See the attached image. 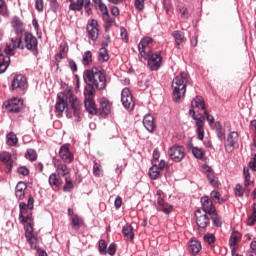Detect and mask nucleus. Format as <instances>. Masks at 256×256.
<instances>
[{
    "label": "nucleus",
    "mask_w": 256,
    "mask_h": 256,
    "mask_svg": "<svg viewBox=\"0 0 256 256\" xmlns=\"http://www.w3.org/2000/svg\"><path fill=\"white\" fill-rule=\"evenodd\" d=\"M98 61L100 63H107L109 61V52L107 51V48L102 47L98 51Z\"/></svg>",
    "instance_id": "obj_31"
},
{
    "label": "nucleus",
    "mask_w": 256,
    "mask_h": 256,
    "mask_svg": "<svg viewBox=\"0 0 256 256\" xmlns=\"http://www.w3.org/2000/svg\"><path fill=\"white\" fill-rule=\"evenodd\" d=\"M12 27L16 35H23V32L25 31V26L23 25V21H21L19 17L15 16L12 19Z\"/></svg>",
    "instance_id": "obj_24"
},
{
    "label": "nucleus",
    "mask_w": 256,
    "mask_h": 256,
    "mask_svg": "<svg viewBox=\"0 0 256 256\" xmlns=\"http://www.w3.org/2000/svg\"><path fill=\"white\" fill-rule=\"evenodd\" d=\"M70 5H69V10L70 11H78L81 13L83 9H85L86 13L88 15H91L93 13L92 8H91V0H68Z\"/></svg>",
    "instance_id": "obj_5"
},
{
    "label": "nucleus",
    "mask_w": 256,
    "mask_h": 256,
    "mask_svg": "<svg viewBox=\"0 0 256 256\" xmlns=\"http://www.w3.org/2000/svg\"><path fill=\"white\" fill-rule=\"evenodd\" d=\"M205 117H196V119H194V121H196V127L197 129H203V127H205Z\"/></svg>",
    "instance_id": "obj_57"
},
{
    "label": "nucleus",
    "mask_w": 256,
    "mask_h": 256,
    "mask_svg": "<svg viewBox=\"0 0 256 256\" xmlns=\"http://www.w3.org/2000/svg\"><path fill=\"white\" fill-rule=\"evenodd\" d=\"M0 161L6 166L7 173L13 171V159L11 158V153L7 151L0 153Z\"/></svg>",
    "instance_id": "obj_20"
},
{
    "label": "nucleus",
    "mask_w": 256,
    "mask_h": 256,
    "mask_svg": "<svg viewBox=\"0 0 256 256\" xmlns=\"http://www.w3.org/2000/svg\"><path fill=\"white\" fill-rule=\"evenodd\" d=\"M10 89L12 91L17 89L25 91L27 89V78L23 74H16L11 81Z\"/></svg>",
    "instance_id": "obj_9"
},
{
    "label": "nucleus",
    "mask_w": 256,
    "mask_h": 256,
    "mask_svg": "<svg viewBox=\"0 0 256 256\" xmlns=\"http://www.w3.org/2000/svg\"><path fill=\"white\" fill-rule=\"evenodd\" d=\"M239 141V133L232 131L228 134L226 143L224 144L225 150L227 153H232Z\"/></svg>",
    "instance_id": "obj_14"
},
{
    "label": "nucleus",
    "mask_w": 256,
    "mask_h": 256,
    "mask_svg": "<svg viewBox=\"0 0 256 256\" xmlns=\"http://www.w3.org/2000/svg\"><path fill=\"white\" fill-rule=\"evenodd\" d=\"M134 5H135V9H137L138 11H143V9H145L144 0H135Z\"/></svg>",
    "instance_id": "obj_56"
},
{
    "label": "nucleus",
    "mask_w": 256,
    "mask_h": 256,
    "mask_svg": "<svg viewBox=\"0 0 256 256\" xmlns=\"http://www.w3.org/2000/svg\"><path fill=\"white\" fill-rule=\"evenodd\" d=\"M191 107L192 109H201L203 111L205 109V101L201 96H196L192 101H191Z\"/></svg>",
    "instance_id": "obj_30"
},
{
    "label": "nucleus",
    "mask_w": 256,
    "mask_h": 256,
    "mask_svg": "<svg viewBox=\"0 0 256 256\" xmlns=\"http://www.w3.org/2000/svg\"><path fill=\"white\" fill-rule=\"evenodd\" d=\"M196 217V224L200 229H205L207 225H209V217L207 216V213H201L200 209H197L195 212Z\"/></svg>",
    "instance_id": "obj_18"
},
{
    "label": "nucleus",
    "mask_w": 256,
    "mask_h": 256,
    "mask_svg": "<svg viewBox=\"0 0 256 256\" xmlns=\"http://www.w3.org/2000/svg\"><path fill=\"white\" fill-rule=\"evenodd\" d=\"M121 102L124 109L128 111L133 110L135 107V101H133V95L131 94V90L129 88H124L121 92Z\"/></svg>",
    "instance_id": "obj_8"
},
{
    "label": "nucleus",
    "mask_w": 256,
    "mask_h": 256,
    "mask_svg": "<svg viewBox=\"0 0 256 256\" xmlns=\"http://www.w3.org/2000/svg\"><path fill=\"white\" fill-rule=\"evenodd\" d=\"M25 47L28 51H32L34 57L39 55V49L37 48L39 43L37 37H35L31 32H25L24 34Z\"/></svg>",
    "instance_id": "obj_6"
},
{
    "label": "nucleus",
    "mask_w": 256,
    "mask_h": 256,
    "mask_svg": "<svg viewBox=\"0 0 256 256\" xmlns=\"http://www.w3.org/2000/svg\"><path fill=\"white\" fill-rule=\"evenodd\" d=\"M58 101L55 104L56 113H63V111H67L69 109V104L67 103L69 96H67V92H60L57 94Z\"/></svg>",
    "instance_id": "obj_12"
},
{
    "label": "nucleus",
    "mask_w": 256,
    "mask_h": 256,
    "mask_svg": "<svg viewBox=\"0 0 256 256\" xmlns=\"http://www.w3.org/2000/svg\"><path fill=\"white\" fill-rule=\"evenodd\" d=\"M25 158L28 161H37V152L33 149H28L25 153Z\"/></svg>",
    "instance_id": "obj_45"
},
{
    "label": "nucleus",
    "mask_w": 256,
    "mask_h": 256,
    "mask_svg": "<svg viewBox=\"0 0 256 256\" xmlns=\"http://www.w3.org/2000/svg\"><path fill=\"white\" fill-rule=\"evenodd\" d=\"M178 11L181 14L182 19H189L191 17V12H189V9L185 6L178 9Z\"/></svg>",
    "instance_id": "obj_48"
},
{
    "label": "nucleus",
    "mask_w": 256,
    "mask_h": 256,
    "mask_svg": "<svg viewBox=\"0 0 256 256\" xmlns=\"http://www.w3.org/2000/svg\"><path fill=\"white\" fill-rule=\"evenodd\" d=\"M19 209H20L19 216L23 217V215H25V213H27V210L29 209V207L27 206V203L20 202Z\"/></svg>",
    "instance_id": "obj_52"
},
{
    "label": "nucleus",
    "mask_w": 256,
    "mask_h": 256,
    "mask_svg": "<svg viewBox=\"0 0 256 256\" xmlns=\"http://www.w3.org/2000/svg\"><path fill=\"white\" fill-rule=\"evenodd\" d=\"M189 81V74L181 72L172 80V100L174 103H181V99L187 93V82Z\"/></svg>",
    "instance_id": "obj_2"
},
{
    "label": "nucleus",
    "mask_w": 256,
    "mask_h": 256,
    "mask_svg": "<svg viewBox=\"0 0 256 256\" xmlns=\"http://www.w3.org/2000/svg\"><path fill=\"white\" fill-rule=\"evenodd\" d=\"M249 167L252 171H256V154L253 155V161L249 162Z\"/></svg>",
    "instance_id": "obj_64"
},
{
    "label": "nucleus",
    "mask_w": 256,
    "mask_h": 256,
    "mask_svg": "<svg viewBox=\"0 0 256 256\" xmlns=\"http://www.w3.org/2000/svg\"><path fill=\"white\" fill-rule=\"evenodd\" d=\"M20 223H33V216L31 214L25 216V214H22V216H19Z\"/></svg>",
    "instance_id": "obj_51"
},
{
    "label": "nucleus",
    "mask_w": 256,
    "mask_h": 256,
    "mask_svg": "<svg viewBox=\"0 0 256 256\" xmlns=\"http://www.w3.org/2000/svg\"><path fill=\"white\" fill-rule=\"evenodd\" d=\"M9 65H11V58L9 56L0 57V73H5Z\"/></svg>",
    "instance_id": "obj_34"
},
{
    "label": "nucleus",
    "mask_w": 256,
    "mask_h": 256,
    "mask_svg": "<svg viewBox=\"0 0 256 256\" xmlns=\"http://www.w3.org/2000/svg\"><path fill=\"white\" fill-rule=\"evenodd\" d=\"M244 193H245V190H243V186H241V184H236L235 195L237 197H243Z\"/></svg>",
    "instance_id": "obj_55"
},
{
    "label": "nucleus",
    "mask_w": 256,
    "mask_h": 256,
    "mask_svg": "<svg viewBox=\"0 0 256 256\" xmlns=\"http://www.w3.org/2000/svg\"><path fill=\"white\" fill-rule=\"evenodd\" d=\"M83 79L86 83L84 91H88L90 95L96 93L97 90L101 91L107 87V78L101 68L93 67L90 70H85L83 73Z\"/></svg>",
    "instance_id": "obj_1"
},
{
    "label": "nucleus",
    "mask_w": 256,
    "mask_h": 256,
    "mask_svg": "<svg viewBox=\"0 0 256 256\" xmlns=\"http://www.w3.org/2000/svg\"><path fill=\"white\" fill-rule=\"evenodd\" d=\"M204 241L208 243V245H213V243H215V235L211 233L204 235Z\"/></svg>",
    "instance_id": "obj_54"
},
{
    "label": "nucleus",
    "mask_w": 256,
    "mask_h": 256,
    "mask_svg": "<svg viewBox=\"0 0 256 256\" xmlns=\"http://www.w3.org/2000/svg\"><path fill=\"white\" fill-rule=\"evenodd\" d=\"M48 183L51 187H56V189H60L61 185H63V180L61 176L57 173L50 174L48 178Z\"/></svg>",
    "instance_id": "obj_26"
},
{
    "label": "nucleus",
    "mask_w": 256,
    "mask_h": 256,
    "mask_svg": "<svg viewBox=\"0 0 256 256\" xmlns=\"http://www.w3.org/2000/svg\"><path fill=\"white\" fill-rule=\"evenodd\" d=\"M108 253V255H115V253H117V249L115 248V243H111L108 247V249H106V254Z\"/></svg>",
    "instance_id": "obj_61"
},
{
    "label": "nucleus",
    "mask_w": 256,
    "mask_h": 256,
    "mask_svg": "<svg viewBox=\"0 0 256 256\" xmlns=\"http://www.w3.org/2000/svg\"><path fill=\"white\" fill-rule=\"evenodd\" d=\"M143 125L149 133H153L155 131V118L151 114H146L143 118Z\"/></svg>",
    "instance_id": "obj_22"
},
{
    "label": "nucleus",
    "mask_w": 256,
    "mask_h": 256,
    "mask_svg": "<svg viewBox=\"0 0 256 256\" xmlns=\"http://www.w3.org/2000/svg\"><path fill=\"white\" fill-rule=\"evenodd\" d=\"M84 107L86 111L90 115H97L99 113V110H97V107L95 106V93H89L88 91L84 90Z\"/></svg>",
    "instance_id": "obj_7"
},
{
    "label": "nucleus",
    "mask_w": 256,
    "mask_h": 256,
    "mask_svg": "<svg viewBox=\"0 0 256 256\" xmlns=\"http://www.w3.org/2000/svg\"><path fill=\"white\" fill-rule=\"evenodd\" d=\"M151 45H153V38H151V37H144L139 42L138 50H139L141 57H144L145 55H148L152 52Z\"/></svg>",
    "instance_id": "obj_13"
},
{
    "label": "nucleus",
    "mask_w": 256,
    "mask_h": 256,
    "mask_svg": "<svg viewBox=\"0 0 256 256\" xmlns=\"http://www.w3.org/2000/svg\"><path fill=\"white\" fill-rule=\"evenodd\" d=\"M210 197L214 200L217 201V203H219V205H221V203H225V199L221 198V194L219 193V191L217 190H213L210 193Z\"/></svg>",
    "instance_id": "obj_42"
},
{
    "label": "nucleus",
    "mask_w": 256,
    "mask_h": 256,
    "mask_svg": "<svg viewBox=\"0 0 256 256\" xmlns=\"http://www.w3.org/2000/svg\"><path fill=\"white\" fill-rule=\"evenodd\" d=\"M25 191H27V183L20 181L15 188V197L18 201L25 199Z\"/></svg>",
    "instance_id": "obj_21"
},
{
    "label": "nucleus",
    "mask_w": 256,
    "mask_h": 256,
    "mask_svg": "<svg viewBox=\"0 0 256 256\" xmlns=\"http://www.w3.org/2000/svg\"><path fill=\"white\" fill-rule=\"evenodd\" d=\"M157 211H161L165 215H169L173 211V205L166 203L165 198L158 197L157 202L155 203Z\"/></svg>",
    "instance_id": "obj_15"
},
{
    "label": "nucleus",
    "mask_w": 256,
    "mask_h": 256,
    "mask_svg": "<svg viewBox=\"0 0 256 256\" xmlns=\"http://www.w3.org/2000/svg\"><path fill=\"white\" fill-rule=\"evenodd\" d=\"M202 211L208 215H211L217 211V209L213 205V201L209 199V197L204 196L201 198Z\"/></svg>",
    "instance_id": "obj_19"
},
{
    "label": "nucleus",
    "mask_w": 256,
    "mask_h": 256,
    "mask_svg": "<svg viewBox=\"0 0 256 256\" xmlns=\"http://www.w3.org/2000/svg\"><path fill=\"white\" fill-rule=\"evenodd\" d=\"M6 110L9 113H19L23 109V100L20 98H12L3 103Z\"/></svg>",
    "instance_id": "obj_10"
},
{
    "label": "nucleus",
    "mask_w": 256,
    "mask_h": 256,
    "mask_svg": "<svg viewBox=\"0 0 256 256\" xmlns=\"http://www.w3.org/2000/svg\"><path fill=\"white\" fill-rule=\"evenodd\" d=\"M59 157L64 163H73V154L69 150V144H64L59 149Z\"/></svg>",
    "instance_id": "obj_16"
},
{
    "label": "nucleus",
    "mask_w": 256,
    "mask_h": 256,
    "mask_svg": "<svg viewBox=\"0 0 256 256\" xmlns=\"http://www.w3.org/2000/svg\"><path fill=\"white\" fill-rule=\"evenodd\" d=\"M145 61H148V67L150 71H159L161 66L163 65V57L161 56V52H150L142 56Z\"/></svg>",
    "instance_id": "obj_4"
},
{
    "label": "nucleus",
    "mask_w": 256,
    "mask_h": 256,
    "mask_svg": "<svg viewBox=\"0 0 256 256\" xmlns=\"http://www.w3.org/2000/svg\"><path fill=\"white\" fill-rule=\"evenodd\" d=\"M150 179H152L153 181L159 179V166L157 164H154L150 169H149V173H148Z\"/></svg>",
    "instance_id": "obj_35"
},
{
    "label": "nucleus",
    "mask_w": 256,
    "mask_h": 256,
    "mask_svg": "<svg viewBox=\"0 0 256 256\" xmlns=\"http://www.w3.org/2000/svg\"><path fill=\"white\" fill-rule=\"evenodd\" d=\"M98 251L100 255H107V244L105 243V240L103 239L99 240Z\"/></svg>",
    "instance_id": "obj_46"
},
{
    "label": "nucleus",
    "mask_w": 256,
    "mask_h": 256,
    "mask_svg": "<svg viewBox=\"0 0 256 256\" xmlns=\"http://www.w3.org/2000/svg\"><path fill=\"white\" fill-rule=\"evenodd\" d=\"M26 239L31 247V249H37V235L30 234V236H26Z\"/></svg>",
    "instance_id": "obj_41"
},
{
    "label": "nucleus",
    "mask_w": 256,
    "mask_h": 256,
    "mask_svg": "<svg viewBox=\"0 0 256 256\" xmlns=\"http://www.w3.org/2000/svg\"><path fill=\"white\" fill-rule=\"evenodd\" d=\"M50 8L53 13H57L59 11V2L57 0H50Z\"/></svg>",
    "instance_id": "obj_59"
},
{
    "label": "nucleus",
    "mask_w": 256,
    "mask_h": 256,
    "mask_svg": "<svg viewBox=\"0 0 256 256\" xmlns=\"http://www.w3.org/2000/svg\"><path fill=\"white\" fill-rule=\"evenodd\" d=\"M73 181L69 179L68 176L65 177V185L63 187L64 193H70V191H73L74 189Z\"/></svg>",
    "instance_id": "obj_40"
},
{
    "label": "nucleus",
    "mask_w": 256,
    "mask_h": 256,
    "mask_svg": "<svg viewBox=\"0 0 256 256\" xmlns=\"http://www.w3.org/2000/svg\"><path fill=\"white\" fill-rule=\"evenodd\" d=\"M72 221V228L73 229H81V226L83 225V219L79 217V215H74L71 219Z\"/></svg>",
    "instance_id": "obj_37"
},
{
    "label": "nucleus",
    "mask_w": 256,
    "mask_h": 256,
    "mask_svg": "<svg viewBox=\"0 0 256 256\" xmlns=\"http://www.w3.org/2000/svg\"><path fill=\"white\" fill-rule=\"evenodd\" d=\"M99 111L100 115H109V113H111V106H109L108 100L100 101Z\"/></svg>",
    "instance_id": "obj_32"
},
{
    "label": "nucleus",
    "mask_w": 256,
    "mask_h": 256,
    "mask_svg": "<svg viewBox=\"0 0 256 256\" xmlns=\"http://www.w3.org/2000/svg\"><path fill=\"white\" fill-rule=\"evenodd\" d=\"M243 175H244V178H245L244 186L247 188L253 183L251 181V174L249 173V168H247V167L243 168Z\"/></svg>",
    "instance_id": "obj_38"
},
{
    "label": "nucleus",
    "mask_w": 256,
    "mask_h": 256,
    "mask_svg": "<svg viewBox=\"0 0 256 256\" xmlns=\"http://www.w3.org/2000/svg\"><path fill=\"white\" fill-rule=\"evenodd\" d=\"M17 171L19 175H23V177H27L29 175V168H27L26 166L18 167Z\"/></svg>",
    "instance_id": "obj_58"
},
{
    "label": "nucleus",
    "mask_w": 256,
    "mask_h": 256,
    "mask_svg": "<svg viewBox=\"0 0 256 256\" xmlns=\"http://www.w3.org/2000/svg\"><path fill=\"white\" fill-rule=\"evenodd\" d=\"M105 21V31H109L111 29L112 25H115V18H111V16L103 18Z\"/></svg>",
    "instance_id": "obj_47"
},
{
    "label": "nucleus",
    "mask_w": 256,
    "mask_h": 256,
    "mask_svg": "<svg viewBox=\"0 0 256 256\" xmlns=\"http://www.w3.org/2000/svg\"><path fill=\"white\" fill-rule=\"evenodd\" d=\"M66 93L70 104V108H67L65 111L67 119H71L73 117V113L74 115H81V101L79 98H77L71 90L66 91ZM71 111H73V113Z\"/></svg>",
    "instance_id": "obj_3"
},
{
    "label": "nucleus",
    "mask_w": 256,
    "mask_h": 256,
    "mask_svg": "<svg viewBox=\"0 0 256 256\" xmlns=\"http://www.w3.org/2000/svg\"><path fill=\"white\" fill-rule=\"evenodd\" d=\"M4 53H5V57L15 55V47H13L11 44H7L4 49Z\"/></svg>",
    "instance_id": "obj_49"
},
{
    "label": "nucleus",
    "mask_w": 256,
    "mask_h": 256,
    "mask_svg": "<svg viewBox=\"0 0 256 256\" xmlns=\"http://www.w3.org/2000/svg\"><path fill=\"white\" fill-rule=\"evenodd\" d=\"M82 63L85 67L89 66L90 63H93V53L91 51H86L82 57Z\"/></svg>",
    "instance_id": "obj_36"
},
{
    "label": "nucleus",
    "mask_w": 256,
    "mask_h": 256,
    "mask_svg": "<svg viewBox=\"0 0 256 256\" xmlns=\"http://www.w3.org/2000/svg\"><path fill=\"white\" fill-rule=\"evenodd\" d=\"M6 138V145H8L9 147H15V145L19 143V139L17 138V135L14 132L8 133Z\"/></svg>",
    "instance_id": "obj_33"
},
{
    "label": "nucleus",
    "mask_w": 256,
    "mask_h": 256,
    "mask_svg": "<svg viewBox=\"0 0 256 256\" xmlns=\"http://www.w3.org/2000/svg\"><path fill=\"white\" fill-rule=\"evenodd\" d=\"M35 9L41 13L44 9V2L43 0H35Z\"/></svg>",
    "instance_id": "obj_60"
},
{
    "label": "nucleus",
    "mask_w": 256,
    "mask_h": 256,
    "mask_svg": "<svg viewBox=\"0 0 256 256\" xmlns=\"http://www.w3.org/2000/svg\"><path fill=\"white\" fill-rule=\"evenodd\" d=\"M98 7L102 13L103 19H105V17H109V9H107V5H105V3L100 4Z\"/></svg>",
    "instance_id": "obj_53"
},
{
    "label": "nucleus",
    "mask_w": 256,
    "mask_h": 256,
    "mask_svg": "<svg viewBox=\"0 0 256 256\" xmlns=\"http://www.w3.org/2000/svg\"><path fill=\"white\" fill-rule=\"evenodd\" d=\"M201 249V242L199 240H190L188 242V251L191 255H197Z\"/></svg>",
    "instance_id": "obj_27"
},
{
    "label": "nucleus",
    "mask_w": 256,
    "mask_h": 256,
    "mask_svg": "<svg viewBox=\"0 0 256 256\" xmlns=\"http://www.w3.org/2000/svg\"><path fill=\"white\" fill-rule=\"evenodd\" d=\"M68 65L72 71V73H77V63L74 60H69Z\"/></svg>",
    "instance_id": "obj_63"
},
{
    "label": "nucleus",
    "mask_w": 256,
    "mask_h": 256,
    "mask_svg": "<svg viewBox=\"0 0 256 256\" xmlns=\"http://www.w3.org/2000/svg\"><path fill=\"white\" fill-rule=\"evenodd\" d=\"M211 216L212 219V223L214 225V227H221L222 222H221V216H219V214H217L216 212H213L212 214H209Z\"/></svg>",
    "instance_id": "obj_39"
},
{
    "label": "nucleus",
    "mask_w": 256,
    "mask_h": 256,
    "mask_svg": "<svg viewBox=\"0 0 256 256\" xmlns=\"http://www.w3.org/2000/svg\"><path fill=\"white\" fill-rule=\"evenodd\" d=\"M172 37L175 41V46L177 47V49H179V47H181V44L185 43V41H186L185 35L183 34V32H181L179 30L173 31Z\"/></svg>",
    "instance_id": "obj_28"
},
{
    "label": "nucleus",
    "mask_w": 256,
    "mask_h": 256,
    "mask_svg": "<svg viewBox=\"0 0 256 256\" xmlns=\"http://www.w3.org/2000/svg\"><path fill=\"white\" fill-rule=\"evenodd\" d=\"M168 155L172 161H175V163H179L183 161V158L185 157V148L183 146H172L168 150Z\"/></svg>",
    "instance_id": "obj_11"
},
{
    "label": "nucleus",
    "mask_w": 256,
    "mask_h": 256,
    "mask_svg": "<svg viewBox=\"0 0 256 256\" xmlns=\"http://www.w3.org/2000/svg\"><path fill=\"white\" fill-rule=\"evenodd\" d=\"M12 42V47H14V49H25V46L23 45V40H21V38H12L11 39Z\"/></svg>",
    "instance_id": "obj_44"
},
{
    "label": "nucleus",
    "mask_w": 256,
    "mask_h": 256,
    "mask_svg": "<svg viewBox=\"0 0 256 256\" xmlns=\"http://www.w3.org/2000/svg\"><path fill=\"white\" fill-rule=\"evenodd\" d=\"M192 154L196 159H203V157H205V152L203 149L198 147H192Z\"/></svg>",
    "instance_id": "obj_43"
},
{
    "label": "nucleus",
    "mask_w": 256,
    "mask_h": 256,
    "mask_svg": "<svg viewBox=\"0 0 256 256\" xmlns=\"http://www.w3.org/2000/svg\"><path fill=\"white\" fill-rule=\"evenodd\" d=\"M239 241H241V233H239V231H233L229 239L232 255L235 253V249H237V243H239Z\"/></svg>",
    "instance_id": "obj_25"
},
{
    "label": "nucleus",
    "mask_w": 256,
    "mask_h": 256,
    "mask_svg": "<svg viewBox=\"0 0 256 256\" xmlns=\"http://www.w3.org/2000/svg\"><path fill=\"white\" fill-rule=\"evenodd\" d=\"M122 235L129 241H133L135 239V233H133V227L130 224H126L122 228Z\"/></svg>",
    "instance_id": "obj_29"
},
{
    "label": "nucleus",
    "mask_w": 256,
    "mask_h": 256,
    "mask_svg": "<svg viewBox=\"0 0 256 256\" xmlns=\"http://www.w3.org/2000/svg\"><path fill=\"white\" fill-rule=\"evenodd\" d=\"M88 37L91 41H97L99 39V25L96 20H92L91 23L87 25Z\"/></svg>",
    "instance_id": "obj_17"
},
{
    "label": "nucleus",
    "mask_w": 256,
    "mask_h": 256,
    "mask_svg": "<svg viewBox=\"0 0 256 256\" xmlns=\"http://www.w3.org/2000/svg\"><path fill=\"white\" fill-rule=\"evenodd\" d=\"M24 229H25V237L30 236V235H35V234L33 233V223L28 222V223L24 226Z\"/></svg>",
    "instance_id": "obj_50"
},
{
    "label": "nucleus",
    "mask_w": 256,
    "mask_h": 256,
    "mask_svg": "<svg viewBox=\"0 0 256 256\" xmlns=\"http://www.w3.org/2000/svg\"><path fill=\"white\" fill-rule=\"evenodd\" d=\"M101 165H99V163H95L93 166V175H95V177H99L100 173H101V169H100Z\"/></svg>",
    "instance_id": "obj_62"
},
{
    "label": "nucleus",
    "mask_w": 256,
    "mask_h": 256,
    "mask_svg": "<svg viewBox=\"0 0 256 256\" xmlns=\"http://www.w3.org/2000/svg\"><path fill=\"white\" fill-rule=\"evenodd\" d=\"M60 162V160L53 158V163L57 168L58 175H61L62 177H67V175L71 173V170L67 168L66 164H62Z\"/></svg>",
    "instance_id": "obj_23"
}]
</instances>
